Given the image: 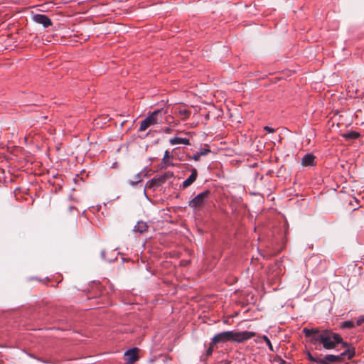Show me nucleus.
I'll use <instances>...</instances> for the list:
<instances>
[{
	"instance_id": "f257e3e1",
	"label": "nucleus",
	"mask_w": 364,
	"mask_h": 364,
	"mask_svg": "<svg viewBox=\"0 0 364 364\" xmlns=\"http://www.w3.org/2000/svg\"><path fill=\"white\" fill-rule=\"evenodd\" d=\"M256 336V333L252 331H224L216 334L211 340V345L219 343H225L228 341L242 343Z\"/></svg>"
},
{
	"instance_id": "f03ea898",
	"label": "nucleus",
	"mask_w": 364,
	"mask_h": 364,
	"mask_svg": "<svg viewBox=\"0 0 364 364\" xmlns=\"http://www.w3.org/2000/svg\"><path fill=\"white\" fill-rule=\"evenodd\" d=\"M320 338L321 339V344L325 349L329 350L335 348L336 344L338 343H341L345 349H347L348 347H350L347 343L343 341L339 334L333 333L330 330H323V336Z\"/></svg>"
},
{
	"instance_id": "7ed1b4c3",
	"label": "nucleus",
	"mask_w": 364,
	"mask_h": 364,
	"mask_svg": "<svg viewBox=\"0 0 364 364\" xmlns=\"http://www.w3.org/2000/svg\"><path fill=\"white\" fill-rule=\"evenodd\" d=\"M355 348L348 347L347 349L338 355H327L323 358L319 360V364H330V363H338L344 361L346 359L350 360L355 355Z\"/></svg>"
},
{
	"instance_id": "20e7f679",
	"label": "nucleus",
	"mask_w": 364,
	"mask_h": 364,
	"mask_svg": "<svg viewBox=\"0 0 364 364\" xmlns=\"http://www.w3.org/2000/svg\"><path fill=\"white\" fill-rule=\"evenodd\" d=\"M210 195L211 193L208 190L198 194L196 197H194L192 200L189 201V207L195 210H200L205 207V205L208 203V200L210 198Z\"/></svg>"
},
{
	"instance_id": "39448f33",
	"label": "nucleus",
	"mask_w": 364,
	"mask_h": 364,
	"mask_svg": "<svg viewBox=\"0 0 364 364\" xmlns=\"http://www.w3.org/2000/svg\"><path fill=\"white\" fill-rule=\"evenodd\" d=\"M174 176V174L171 171H167L163 175L152 178L151 181L146 183V187L149 188H155L161 186L164 184L168 179L171 178Z\"/></svg>"
},
{
	"instance_id": "423d86ee",
	"label": "nucleus",
	"mask_w": 364,
	"mask_h": 364,
	"mask_svg": "<svg viewBox=\"0 0 364 364\" xmlns=\"http://www.w3.org/2000/svg\"><path fill=\"white\" fill-rule=\"evenodd\" d=\"M161 109L155 110L148 117L141 122L139 132H144L151 125L156 124L159 122V115L161 114Z\"/></svg>"
},
{
	"instance_id": "0eeeda50",
	"label": "nucleus",
	"mask_w": 364,
	"mask_h": 364,
	"mask_svg": "<svg viewBox=\"0 0 364 364\" xmlns=\"http://www.w3.org/2000/svg\"><path fill=\"white\" fill-rule=\"evenodd\" d=\"M303 333L306 337L311 338V342L313 344H316L317 343H321V339L320 338L323 336V331H321L318 328L309 329L304 328L303 329Z\"/></svg>"
},
{
	"instance_id": "6e6552de",
	"label": "nucleus",
	"mask_w": 364,
	"mask_h": 364,
	"mask_svg": "<svg viewBox=\"0 0 364 364\" xmlns=\"http://www.w3.org/2000/svg\"><path fill=\"white\" fill-rule=\"evenodd\" d=\"M137 352V348H132L124 353V360L127 364H133L138 360Z\"/></svg>"
},
{
	"instance_id": "1a4fd4ad",
	"label": "nucleus",
	"mask_w": 364,
	"mask_h": 364,
	"mask_svg": "<svg viewBox=\"0 0 364 364\" xmlns=\"http://www.w3.org/2000/svg\"><path fill=\"white\" fill-rule=\"evenodd\" d=\"M33 20L39 24H42L44 28L52 25L51 20L44 14H36L33 16Z\"/></svg>"
},
{
	"instance_id": "9d476101",
	"label": "nucleus",
	"mask_w": 364,
	"mask_h": 364,
	"mask_svg": "<svg viewBox=\"0 0 364 364\" xmlns=\"http://www.w3.org/2000/svg\"><path fill=\"white\" fill-rule=\"evenodd\" d=\"M198 176V172L196 168H193L191 170V174L189 176V177L185 180L182 184V187L183 188H186L188 186H190L197 178Z\"/></svg>"
},
{
	"instance_id": "9b49d317",
	"label": "nucleus",
	"mask_w": 364,
	"mask_h": 364,
	"mask_svg": "<svg viewBox=\"0 0 364 364\" xmlns=\"http://www.w3.org/2000/svg\"><path fill=\"white\" fill-rule=\"evenodd\" d=\"M315 156L312 154H305L301 159V164L305 166H312L314 164Z\"/></svg>"
},
{
	"instance_id": "f8f14e48",
	"label": "nucleus",
	"mask_w": 364,
	"mask_h": 364,
	"mask_svg": "<svg viewBox=\"0 0 364 364\" xmlns=\"http://www.w3.org/2000/svg\"><path fill=\"white\" fill-rule=\"evenodd\" d=\"M169 143L171 145H175V144L190 145L191 144L188 139L181 138V137H174V138L170 139Z\"/></svg>"
},
{
	"instance_id": "ddd939ff",
	"label": "nucleus",
	"mask_w": 364,
	"mask_h": 364,
	"mask_svg": "<svg viewBox=\"0 0 364 364\" xmlns=\"http://www.w3.org/2000/svg\"><path fill=\"white\" fill-rule=\"evenodd\" d=\"M148 226L146 223L139 221L134 227L133 231L136 232L143 233L147 230Z\"/></svg>"
},
{
	"instance_id": "4468645a",
	"label": "nucleus",
	"mask_w": 364,
	"mask_h": 364,
	"mask_svg": "<svg viewBox=\"0 0 364 364\" xmlns=\"http://www.w3.org/2000/svg\"><path fill=\"white\" fill-rule=\"evenodd\" d=\"M343 136L346 139H356L360 136V134L357 132L353 131L344 134Z\"/></svg>"
},
{
	"instance_id": "2eb2a0df",
	"label": "nucleus",
	"mask_w": 364,
	"mask_h": 364,
	"mask_svg": "<svg viewBox=\"0 0 364 364\" xmlns=\"http://www.w3.org/2000/svg\"><path fill=\"white\" fill-rule=\"evenodd\" d=\"M178 113L181 117L182 119H186L191 115V111L186 109H181L178 110Z\"/></svg>"
},
{
	"instance_id": "dca6fc26",
	"label": "nucleus",
	"mask_w": 364,
	"mask_h": 364,
	"mask_svg": "<svg viewBox=\"0 0 364 364\" xmlns=\"http://www.w3.org/2000/svg\"><path fill=\"white\" fill-rule=\"evenodd\" d=\"M170 158H171L170 153L168 150H166L164 153V156L162 159V163L164 164V167H166L169 165L168 160Z\"/></svg>"
},
{
	"instance_id": "f3484780",
	"label": "nucleus",
	"mask_w": 364,
	"mask_h": 364,
	"mask_svg": "<svg viewBox=\"0 0 364 364\" xmlns=\"http://www.w3.org/2000/svg\"><path fill=\"white\" fill-rule=\"evenodd\" d=\"M341 326L343 328H353L355 327L354 322L351 321H343L341 323Z\"/></svg>"
},
{
	"instance_id": "a211bd4d",
	"label": "nucleus",
	"mask_w": 364,
	"mask_h": 364,
	"mask_svg": "<svg viewBox=\"0 0 364 364\" xmlns=\"http://www.w3.org/2000/svg\"><path fill=\"white\" fill-rule=\"evenodd\" d=\"M140 181H141V173H139L134 176V180H129V183L131 185H134Z\"/></svg>"
},
{
	"instance_id": "6ab92c4d",
	"label": "nucleus",
	"mask_w": 364,
	"mask_h": 364,
	"mask_svg": "<svg viewBox=\"0 0 364 364\" xmlns=\"http://www.w3.org/2000/svg\"><path fill=\"white\" fill-rule=\"evenodd\" d=\"M262 339L265 341V343H267V345L268 346V347H269V350H270L271 351H274L273 346H272V343H271L270 340L268 338V337H267V336H265V335H264V336H262Z\"/></svg>"
},
{
	"instance_id": "aec40b11",
	"label": "nucleus",
	"mask_w": 364,
	"mask_h": 364,
	"mask_svg": "<svg viewBox=\"0 0 364 364\" xmlns=\"http://www.w3.org/2000/svg\"><path fill=\"white\" fill-rule=\"evenodd\" d=\"M307 358L310 361L316 363H319V360L321 359L320 358L314 357L309 352L307 353Z\"/></svg>"
},
{
	"instance_id": "412c9836",
	"label": "nucleus",
	"mask_w": 364,
	"mask_h": 364,
	"mask_svg": "<svg viewBox=\"0 0 364 364\" xmlns=\"http://www.w3.org/2000/svg\"><path fill=\"white\" fill-rule=\"evenodd\" d=\"M214 346L215 345H211V343H210V346L206 350V353H205L206 356L209 357L212 355V353L213 352V346Z\"/></svg>"
},
{
	"instance_id": "4be33fe9",
	"label": "nucleus",
	"mask_w": 364,
	"mask_h": 364,
	"mask_svg": "<svg viewBox=\"0 0 364 364\" xmlns=\"http://www.w3.org/2000/svg\"><path fill=\"white\" fill-rule=\"evenodd\" d=\"M210 152V150L208 149H200V151H198V153L200 155V156H205V155L208 154Z\"/></svg>"
},
{
	"instance_id": "5701e85b",
	"label": "nucleus",
	"mask_w": 364,
	"mask_h": 364,
	"mask_svg": "<svg viewBox=\"0 0 364 364\" xmlns=\"http://www.w3.org/2000/svg\"><path fill=\"white\" fill-rule=\"evenodd\" d=\"M363 323H364V316H361L358 318V320L356 321V325L360 326Z\"/></svg>"
},
{
	"instance_id": "b1692460",
	"label": "nucleus",
	"mask_w": 364,
	"mask_h": 364,
	"mask_svg": "<svg viewBox=\"0 0 364 364\" xmlns=\"http://www.w3.org/2000/svg\"><path fill=\"white\" fill-rule=\"evenodd\" d=\"M200 155L199 154L198 152H197L196 154H194L192 157V159L194 160V161H198L200 158Z\"/></svg>"
},
{
	"instance_id": "393cba45",
	"label": "nucleus",
	"mask_w": 364,
	"mask_h": 364,
	"mask_svg": "<svg viewBox=\"0 0 364 364\" xmlns=\"http://www.w3.org/2000/svg\"><path fill=\"white\" fill-rule=\"evenodd\" d=\"M264 130L267 131L269 133H273L274 132V129L273 128H271V127H267V126L264 127Z\"/></svg>"
},
{
	"instance_id": "a878e982",
	"label": "nucleus",
	"mask_w": 364,
	"mask_h": 364,
	"mask_svg": "<svg viewBox=\"0 0 364 364\" xmlns=\"http://www.w3.org/2000/svg\"><path fill=\"white\" fill-rule=\"evenodd\" d=\"M164 132L166 134H170L171 132H172V129L169 128V127H166L164 129Z\"/></svg>"
},
{
	"instance_id": "bb28decb",
	"label": "nucleus",
	"mask_w": 364,
	"mask_h": 364,
	"mask_svg": "<svg viewBox=\"0 0 364 364\" xmlns=\"http://www.w3.org/2000/svg\"><path fill=\"white\" fill-rule=\"evenodd\" d=\"M279 364H287V362L284 360L281 359Z\"/></svg>"
},
{
	"instance_id": "cd10ccee",
	"label": "nucleus",
	"mask_w": 364,
	"mask_h": 364,
	"mask_svg": "<svg viewBox=\"0 0 364 364\" xmlns=\"http://www.w3.org/2000/svg\"><path fill=\"white\" fill-rule=\"evenodd\" d=\"M101 255H102V258H105V251L104 250L101 252Z\"/></svg>"
},
{
	"instance_id": "c85d7f7f",
	"label": "nucleus",
	"mask_w": 364,
	"mask_h": 364,
	"mask_svg": "<svg viewBox=\"0 0 364 364\" xmlns=\"http://www.w3.org/2000/svg\"><path fill=\"white\" fill-rule=\"evenodd\" d=\"M224 364H230V362H228V361H225V362L224 363Z\"/></svg>"
}]
</instances>
